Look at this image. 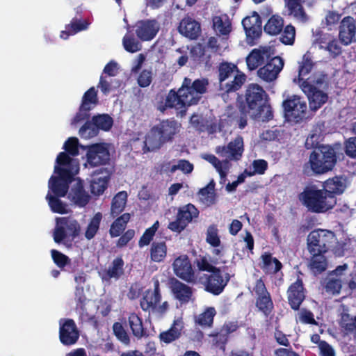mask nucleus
Masks as SVG:
<instances>
[{"label": "nucleus", "mask_w": 356, "mask_h": 356, "mask_svg": "<svg viewBox=\"0 0 356 356\" xmlns=\"http://www.w3.org/2000/svg\"><path fill=\"white\" fill-rule=\"evenodd\" d=\"M79 170V161L65 152H60L56 160L54 173L49 181V192L46 199L51 211L54 213H67V204L58 197H64L67 191L69 180Z\"/></svg>", "instance_id": "nucleus-1"}, {"label": "nucleus", "mask_w": 356, "mask_h": 356, "mask_svg": "<svg viewBox=\"0 0 356 356\" xmlns=\"http://www.w3.org/2000/svg\"><path fill=\"white\" fill-rule=\"evenodd\" d=\"M266 93L257 84L249 85L245 93L247 107L245 111L250 118L268 121L273 118L270 106L266 103Z\"/></svg>", "instance_id": "nucleus-2"}, {"label": "nucleus", "mask_w": 356, "mask_h": 356, "mask_svg": "<svg viewBox=\"0 0 356 356\" xmlns=\"http://www.w3.org/2000/svg\"><path fill=\"white\" fill-rule=\"evenodd\" d=\"M299 200L308 210L316 213L325 212L337 204L336 197L315 185L305 187L299 195Z\"/></svg>", "instance_id": "nucleus-3"}, {"label": "nucleus", "mask_w": 356, "mask_h": 356, "mask_svg": "<svg viewBox=\"0 0 356 356\" xmlns=\"http://www.w3.org/2000/svg\"><path fill=\"white\" fill-rule=\"evenodd\" d=\"M336 163L334 149L326 145L316 148L310 154L309 165L314 173L323 174L331 170Z\"/></svg>", "instance_id": "nucleus-4"}, {"label": "nucleus", "mask_w": 356, "mask_h": 356, "mask_svg": "<svg viewBox=\"0 0 356 356\" xmlns=\"http://www.w3.org/2000/svg\"><path fill=\"white\" fill-rule=\"evenodd\" d=\"M324 82L322 75H312L300 84L302 90L307 95L309 106L312 110H317L327 100L326 93L318 89Z\"/></svg>", "instance_id": "nucleus-5"}, {"label": "nucleus", "mask_w": 356, "mask_h": 356, "mask_svg": "<svg viewBox=\"0 0 356 356\" xmlns=\"http://www.w3.org/2000/svg\"><path fill=\"white\" fill-rule=\"evenodd\" d=\"M307 241L310 254L325 253L332 250L337 238L330 230L318 229L309 234Z\"/></svg>", "instance_id": "nucleus-6"}, {"label": "nucleus", "mask_w": 356, "mask_h": 356, "mask_svg": "<svg viewBox=\"0 0 356 356\" xmlns=\"http://www.w3.org/2000/svg\"><path fill=\"white\" fill-rule=\"evenodd\" d=\"M81 232V226L76 220L70 217L56 218L54 232L56 243H64L73 240Z\"/></svg>", "instance_id": "nucleus-7"}, {"label": "nucleus", "mask_w": 356, "mask_h": 356, "mask_svg": "<svg viewBox=\"0 0 356 356\" xmlns=\"http://www.w3.org/2000/svg\"><path fill=\"white\" fill-rule=\"evenodd\" d=\"M219 79L221 88L229 92L240 88L245 76L237 70L234 65L222 63L219 68Z\"/></svg>", "instance_id": "nucleus-8"}, {"label": "nucleus", "mask_w": 356, "mask_h": 356, "mask_svg": "<svg viewBox=\"0 0 356 356\" xmlns=\"http://www.w3.org/2000/svg\"><path fill=\"white\" fill-rule=\"evenodd\" d=\"M191 80L185 79L183 86L179 88V97L185 106L197 104L207 90L208 81L206 79H197L191 86Z\"/></svg>", "instance_id": "nucleus-9"}, {"label": "nucleus", "mask_w": 356, "mask_h": 356, "mask_svg": "<svg viewBox=\"0 0 356 356\" xmlns=\"http://www.w3.org/2000/svg\"><path fill=\"white\" fill-rule=\"evenodd\" d=\"M283 107L286 120L296 122L305 117L307 109L305 100L298 95H292L286 99L283 102Z\"/></svg>", "instance_id": "nucleus-10"}, {"label": "nucleus", "mask_w": 356, "mask_h": 356, "mask_svg": "<svg viewBox=\"0 0 356 356\" xmlns=\"http://www.w3.org/2000/svg\"><path fill=\"white\" fill-rule=\"evenodd\" d=\"M110 149L111 145L106 143H95L87 147L85 166H97L106 163L110 159Z\"/></svg>", "instance_id": "nucleus-11"}, {"label": "nucleus", "mask_w": 356, "mask_h": 356, "mask_svg": "<svg viewBox=\"0 0 356 356\" xmlns=\"http://www.w3.org/2000/svg\"><path fill=\"white\" fill-rule=\"evenodd\" d=\"M59 325V337L61 343L66 346L74 344L79 337L74 322L71 319H60Z\"/></svg>", "instance_id": "nucleus-12"}, {"label": "nucleus", "mask_w": 356, "mask_h": 356, "mask_svg": "<svg viewBox=\"0 0 356 356\" xmlns=\"http://www.w3.org/2000/svg\"><path fill=\"white\" fill-rule=\"evenodd\" d=\"M283 66V60L280 56H275L258 70V76L266 82L273 81L277 79Z\"/></svg>", "instance_id": "nucleus-13"}, {"label": "nucleus", "mask_w": 356, "mask_h": 356, "mask_svg": "<svg viewBox=\"0 0 356 356\" xmlns=\"http://www.w3.org/2000/svg\"><path fill=\"white\" fill-rule=\"evenodd\" d=\"M273 49L269 46L254 49L246 58L247 66L250 70L257 69L266 60L274 55Z\"/></svg>", "instance_id": "nucleus-14"}, {"label": "nucleus", "mask_w": 356, "mask_h": 356, "mask_svg": "<svg viewBox=\"0 0 356 356\" xmlns=\"http://www.w3.org/2000/svg\"><path fill=\"white\" fill-rule=\"evenodd\" d=\"M243 152V140L240 136L236 138L234 141L229 143L227 147L218 146L216 152L222 157L238 160L242 156Z\"/></svg>", "instance_id": "nucleus-15"}, {"label": "nucleus", "mask_w": 356, "mask_h": 356, "mask_svg": "<svg viewBox=\"0 0 356 356\" xmlns=\"http://www.w3.org/2000/svg\"><path fill=\"white\" fill-rule=\"evenodd\" d=\"M339 37L344 45L356 42L355 20L353 17H346L341 20Z\"/></svg>", "instance_id": "nucleus-16"}, {"label": "nucleus", "mask_w": 356, "mask_h": 356, "mask_svg": "<svg viewBox=\"0 0 356 356\" xmlns=\"http://www.w3.org/2000/svg\"><path fill=\"white\" fill-rule=\"evenodd\" d=\"M160 29L156 20H142L136 24V33L143 41H149L157 34Z\"/></svg>", "instance_id": "nucleus-17"}, {"label": "nucleus", "mask_w": 356, "mask_h": 356, "mask_svg": "<svg viewBox=\"0 0 356 356\" xmlns=\"http://www.w3.org/2000/svg\"><path fill=\"white\" fill-rule=\"evenodd\" d=\"M73 177L69 180V182L73 183L69 193V198L74 204L83 207L89 202L90 196L83 190L81 181L78 178L72 179Z\"/></svg>", "instance_id": "nucleus-18"}, {"label": "nucleus", "mask_w": 356, "mask_h": 356, "mask_svg": "<svg viewBox=\"0 0 356 356\" xmlns=\"http://www.w3.org/2000/svg\"><path fill=\"white\" fill-rule=\"evenodd\" d=\"M243 26L248 40L257 38L261 33V22L257 13L254 12L250 16L245 17L242 21Z\"/></svg>", "instance_id": "nucleus-19"}, {"label": "nucleus", "mask_w": 356, "mask_h": 356, "mask_svg": "<svg viewBox=\"0 0 356 356\" xmlns=\"http://www.w3.org/2000/svg\"><path fill=\"white\" fill-rule=\"evenodd\" d=\"M229 280V275L222 274L220 271H215L208 278L206 289L215 295L220 294Z\"/></svg>", "instance_id": "nucleus-20"}, {"label": "nucleus", "mask_w": 356, "mask_h": 356, "mask_svg": "<svg viewBox=\"0 0 356 356\" xmlns=\"http://www.w3.org/2000/svg\"><path fill=\"white\" fill-rule=\"evenodd\" d=\"M164 143L172 140L179 131L181 125L175 120H163L154 126Z\"/></svg>", "instance_id": "nucleus-21"}, {"label": "nucleus", "mask_w": 356, "mask_h": 356, "mask_svg": "<svg viewBox=\"0 0 356 356\" xmlns=\"http://www.w3.org/2000/svg\"><path fill=\"white\" fill-rule=\"evenodd\" d=\"M172 268L177 276L186 281H191L192 280L193 270L186 255H181L177 257L172 264Z\"/></svg>", "instance_id": "nucleus-22"}, {"label": "nucleus", "mask_w": 356, "mask_h": 356, "mask_svg": "<svg viewBox=\"0 0 356 356\" xmlns=\"http://www.w3.org/2000/svg\"><path fill=\"white\" fill-rule=\"evenodd\" d=\"M108 179L109 175L108 171L105 170L95 171L92 175L90 180L92 193L96 195L102 194L106 188Z\"/></svg>", "instance_id": "nucleus-23"}, {"label": "nucleus", "mask_w": 356, "mask_h": 356, "mask_svg": "<svg viewBox=\"0 0 356 356\" xmlns=\"http://www.w3.org/2000/svg\"><path fill=\"white\" fill-rule=\"evenodd\" d=\"M329 275L338 280V282L341 283L343 286L347 284L351 290L356 288V282L353 280L352 273L348 272L347 264L337 266Z\"/></svg>", "instance_id": "nucleus-24"}, {"label": "nucleus", "mask_w": 356, "mask_h": 356, "mask_svg": "<svg viewBox=\"0 0 356 356\" xmlns=\"http://www.w3.org/2000/svg\"><path fill=\"white\" fill-rule=\"evenodd\" d=\"M259 266L268 274H275L282 268V263L269 252H264L260 257Z\"/></svg>", "instance_id": "nucleus-25"}, {"label": "nucleus", "mask_w": 356, "mask_h": 356, "mask_svg": "<svg viewBox=\"0 0 356 356\" xmlns=\"http://www.w3.org/2000/svg\"><path fill=\"white\" fill-rule=\"evenodd\" d=\"M305 298L302 283L300 280L291 285L288 290L289 304L293 309H298Z\"/></svg>", "instance_id": "nucleus-26"}, {"label": "nucleus", "mask_w": 356, "mask_h": 356, "mask_svg": "<svg viewBox=\"0 0 356 356\" xmlns=\"http://www.w3.org/2000/svg\"><path fill=\"white\" fill-rule=\"evenodd\" d=\"M143 143L145 152L156 151L165 144L154 127L145 135Z\"/></svg>", "instance_id": "nucleus-27"}, {"label": "nucleus", "mask_w": 356, "mask_h": 356, "mask_svg": "<svg viewBox=\"0 0 356 356\" xmlns=\"http://www.w3.org/2000/svg\"><path fill=\"white\" fill-rule=\"evenodd\" d=\"M183 328L184 322L182 318H175L171 327L168 330L160 334V340L165 343L174 341L180 337Z\"/></svg>", "instance_id": "nucleus-28"}, {"label": "nucleus", "mask_w": 356, "mask_h": 356, "mask_svg": "<svg viewBox=\"0 0 356 356\" xmlns=\"http://www.w3.org/2000/svg\"><path fill=\"white\" fill-rule=\"evenodd\" d=\"M348 185L347 179L343 177L329 179L323 184L324 190L335 197L344 192Z\"/></svg>", "instance_id": "nucleus-29"}, {"label": "nucleus", "mask_w": 356, "mask_h": 356, "mask_svg": "<svg viewBox=\"0 0 356 356\" xmlns=\"http://www.w3.org/2000/svg\"><path fill=\"white\" fill-rule=\"evenodd\" d=\"M202 157L212 164L220 175V183L224 184L231 168L229 162L227 161H220L213 154H203Z\"/></svg>", "instance_id": "nucleus-30"}, {"label": "nucleus", "mask_w": 356, "mask_h": 356, "mask_svg": "<svg viewBox=\"0 0 356 356\" xmlns=\"http://www.w3.org/2000/svg\"><path fill=\"white\" fill-rule=\"evenodd\" d=\"M199 24L190 17L184 18L180 22L179 31L183 35L191 39H195L200 33Z\"/></svg>", "instance_id": "nucleus-31"}, {"label": "nucleus", "mask_w": 356, "mask_h": 356, "mask_svg": "<svg viewBox=\"0 0 356 356\" xmlns=\"http://www.w3.org/2000/svg\"><path fill=\"white\" fill-rule=\"evenodd\" d=\"M161 296L159 293L158 289L154 290H148L145 291L143 299L140 301L141 308L144 311H149L152 312L156 308V304L160 301Z\"/></svg>", "instance_id": "nucleus-32"}, {"label": "nucleus", "mask_w": 356, "mask_h": 356, "mask_svg": "<svg viewBox=\"0 0 356 356\" xmlns=\"http://www.w3.org/2000/svg\"><path fill=\"white\" fill-rule=\"evenodd\" d=\"M285 5L289 15L300 22H305L307 19L300 0H285Z\"/></svg>", "instance_id": "nucleus-33"}, {"label": "nucleus", "mask_w": 356, "mask_h": 356, "mask_svg": "<svg viewBox=\"0 0 356 356\" xmlns=\"http://www.w3.org/2000/svg\"><path fill=\"white\" fill-rule=\"evenodd\" d=\"M175 297L181 302H188L192 296V291L189 286L180 282H175L172 287Z\"/></svg>", "instance_id": "nucleus-34"}, {"label": "nucleus", "mask_w": 356, "mask_h": 356, "mask_svg": "<svg viewBox=\"0 0 356 356\" xmlns=\"http://www.w3.org/2000/svg\"><path fill=\"white\" fill-rule=\"evenodd\" d=\"M167 256V246L164 241H154L150 248V259L154 262H162Z\"/></svg>", "instance_id": "nucleus-35"}, {"label": "nucleus", "mask_w": 356, "mask_h": 356, "mask_svg": "<svg viewBox=\"0 0 356 356\" xmlns=\"http://www.w3.org/2000/svg\"><path fill=\"white\" fill-rule=\"evenodd\" d=\"M320 48L325 49L334 56L341 53V47L337 40L330 34H325L321 38Z\"/></svg>", "instance_id": "nucleus-36"}, {"label": "nucleus", "mask_w": 356, "mask_h": 356, "mask_svg": "<svg viewBox=\"0 0 356 356\" xmlns=\"http://www.w3.org/2000/svg\"><path fill=\"white\" fill-rule=\"evenodd\" d=\"M213 27L218 33L227 35L232 31L231 22L227 15L216 16L213 19Z\"/></svg>", "instance_id": "nucleus-37"}, {"label": "nucleus", "mask_w": 356, "mask_h": 356, "mask_svg": "<svg viewBox=\"0 0 356 356\" xmlns=\"http://www.w3.org/2000/svg\"><path fill=\"white\" fill-rule=\"evenodd\" d=\"M199 198L201 202L206 206L212 205L216 202L214 183L213 181H211L206 187L200 191Z\"/></svg>", "instance_id": "nucleus-38"}, {"label": "nucleus", "mask_w": 356, "mask_h": 356, "mask_svg": "<svg viewBox=\"0 0 356 356\" xmlns=\"http://www.w3.org/2000/svg\"><path fill=\"white\" fill-rule=\"evenodd\" d=\"M284 26L283 19L278 15L272 16L264 26L266 33L272 35H277L281 32Z\"/></svg>", "instance_id": "nucleus-39"}, {"label": "nucleus", "mask_w": 356, "mask_h": 356, "mask_svg": "<svg viewBox=\"0 0 356 356\" xmlns=\"http://www.w3.org/2000/svg\"><path fill=\"white\" fill-rule=\"evenodd\" d=\"M127 200V194L124 191L119 192L113 199L111 214L113 216L119 215L124 209Z\"/></svg>", "instance_id": "nucleus-40"}, {"label": "nucleus", "mask_w": 356, "mask_h": 356, "mask_svg": "<svg viewBox=\"0 0 356 356\" xmlns=\"http://www.w3.org/2000/svg\"><path fill=\"white\" fill-rule=\"evenodd\" d=\"M102 219V213L97 212L90 220L85 231V237L88 240H90L94 238L97 231L99 230Z\"/></svg>", "instance_id": "nucleus-41"}, {"label": "nucleus", "mask_w": 356, "mask_h": 356, "mask_svg": "<svg viewBox=\"0 0 356 356\" xmlns=\"http://www.w3.org/2000/svg\"><path fill=\"white\" fill-rule=\"evenodd\" d=\"M123 265L124 262L122 259H114L105 274H102V279L118 278L123 273Z\"/></svg>", "instance_id": "nucleus-42"}, {"label": "nucleus", "mask_w": 356, "mask_h": 356, "mask_svg": "<svg viewBox=\"0 0 356 356\" xmlns=\"http://www.w3.org/2000/svg\"><path fill=\"white\" fill-rule=\"evenodd\" d=\"M130 219L129 213H124L117 218L111 225L110 234L112 237H116L124 230L127 223Z\"/></svg>", "instance_id": "nucleus-43"}, {"label": "nucleus", "mask_w": 356, "mask_h": 356, "mask_svg": "<svg viewBox=\"0 0 356 356\" xmlns=\"http://www.w3.org/2000/svg\"><path fill=\"white\" fill-rule=\"evenodd\" d=\"M197 215V209L193 204H188L180 208L177 216L187 225Z\"/></svg>", "instance_id": "nucleus-44"}, {"label": "nucleus", "mask_w": 356, "mask_h": 356, "mask_svg": "<svg viewBox=\"0 0 356 356\" xmlns=\"http://www.w3.org/2000/svg\"><path fill=\"white\" fill-rule=\"evenodd\" d=\"M312 68V63L311 60L308 57L305 56L302 58V61L299 63L298 77L295 78L293 79V81L295 83H298L300 86V84L307 79H305V76H307L310 72Z\"/></svg>", "instance_id": "nucleus-45"}, {"label": "nucleus", "mask_w": 356, "mask_h": 356, "mask_svg": "<svg viewBox=\"0 0 356 356\" xmlns=\"http://www.w3.org/2000/svg\"><path fill=\"white\" fill-rule=\"evenodd\" d=\"M324 253L311 254L310 268L315 273H321L327 268V260Z\"/></svg>", "instance_id": "nucleus-46"}, {"label": "nucleus", "mask_w": 356, "mask_h": 356, "mask_svg": "<svg viewBox=\"0 0 356 356\" xmlns=\"http://www.w3.org/2000/svg\"><path fill=\"white\" fill-rule=\"evenodd\" d=\"M92 122L98 130L101 129L105 131H109L113 124L112 118L107 114H101L94 116L92 119Z\"/></svg>", "instance_id": "nucleus-47"}, {"label": "nucleus", "mask_w": 356, "mask_h": 356, "mask_svg": "<svg viewBox=\"0 0 356 356\" xmlns=\"http://www.w3.org/2000/svg\"><path fill=\"white\" fill-rule=\"evenodd\" d=\"M97 92L95 88H90L85 92L81 104V109L89 111L97 104Z\"/></svg>", "instance_id": "nucleus-48"}, {"label": "nucleus", "mask_w": 356, "mask_h": 356, "mask_svg": "<svg viewBox=\"0 0 356 356\" xmlns=\"http://www.w3.org/2000/svg\"><path fill=\"white\" fill-rule=\"evenodd\" d=\"M129 323L133 334L137 338L144 335V329L141 319L136 314H131L129 316Z\"/></svg>", "instance_id": "nucleus-49"}, {"label": "nucleus", "mask_w": 356, "mask_h": 356, "mask_svg": "<svg viewBox=\"0 0 356 356\" xmlns=\"http://www.w3.org/2000/svg\"><path fill=\"white\" fill-rule=\"evenodd\" d=\"M121 86L120 81L118 79H107L104 76H101L98 87L101 91L105 95L116 90Z\"/></svg>", "instance_id": "nucleus-50"}, {"label": "nucleus", "mask_w": 356, "mask_h": 356, "mask_svg": "<svg viewBox=\"0 0 356 356\" xmlns=\"http://www.w3.org/2000/svg\"><path fill=\"white\" fill-rule=\"evenodd\" d=\"M181 100V99L179 97V90L177 92L171 90L166 97L165 106L175 108L176 109H181L185 107L184 102Z\"/></svg>", "instance_id": "nucleus-51"}, {"label": "nucleus", "mask_w": 356, "mask_h": 356, "mask_svg": "<svg viewBox=\"0 0 356 356\" xmlns=\"http://www.w3.org/2000/svg\"><path fill=\"white\" fill-rule=\"evenodd\" d=\"M123 47L128 52L135 53L140 50L141 44L133 36L126 35L122 40Z\"/></svg>", "instance_id": "nucleus-52"}, {"label": "nucleus", "mask_w": 356, "mask_h": 356, "mask_svg": "<svg viewBox=\"0 0 356 356\" xmlns=\"http://www.w3.org/2000/svg\"><path fill=\"white\" fill-rule=\"evenodd\" d=\"M159 227V221H156L151 227L145 230L138 242L140 247L147 245L150 243Z\"/></svg>", "instance_id": "nucleus-53"}, {"label": "nucleus", "mask_w": 356, "mask_h": 356, "mask_svg": "<svg viewBox=\"0 0 356 356\" xmlns=\"http://www.w3.org/2000/svg\"><path fill=\"white\" fill-rule=\"evenodd\" d=\"M257 306L265 315L268 314L273 309V302L269 294L258 297Z\"/></svg>", "instance_id": "nucleus-54"}, {"label": "nucleus", "mask_w": 356, "mask_h": 356, "mask_svg": "<svg viewBox=\"0 0 356 356\" xmlns=\"http://www.w3.org/2000/svg\"><path fill=\"white\" fill-rule=\"evenodd\" d=\"M98 134V129L93 122H86L80 129L79 135L85 139H90Z\"/></svg>", "instance_id": "nucleus-55"}, {"label": "nucleus", "mask_w": 356, "mask_h": 356, "mask_svg": "<svg viewBox=\"0 0 356 356\" xmlns=\"http://www.w3.org/2000/svg\"><path fill=\"white\" fill-rule=\"evenodd\" d=\"M216 314L214 308H208L204 312L201 314L196 321L202 326H210L213 323V316Z\"/></svg>", "instance_id": "nucleus-56"}, {"label": "nucleus", "mask_w": 356, "mask_h": 356, "mask_svg": "<svg viewBox=\"0 0 356 356\" xmlns=\"http://www.w3.org/2000/svg\"><path fill=\"white\" fill-rule=\"evenodd\" d=\"M206 241L213 247H218L220 244V240L218 236V230L215 225L209 227L207 232Z\"/></svg>", "instance_id": "nucleus-57"}, {"label": "nucleus", "mask_w": 356, "mask_h": 356, "mask_svg": "<svg viewBox=\"0 0 356 356\" xmlns=\"http://www.w3.org/2000/svg\"><path fill=\"white\" fill-rule=\"evenodd\" d=\"M177 170H181L184 174H188L193 171V165L186 160H179L177 163L170 166V172L173 173Z\"/></svg>", "instance_id": "nucleus-58"}, {"label": "nucleus", "mask_w": 356, "mask_h": 356, "mask_svg": "<svg viewBox=\"0 0 356 356\" xmlns=\"http://www.w3.org/2000/svg\"><path fill=\"white\" fill-rule=\"evenodd\" d=\"M343 285L330 275L327 277V282L325 285L326 291L332 294H338L340 293Z\"/></svg>", "instance_id": "nucleus-59"}, {"label": "nucleus", "mask_w": 356, "mask_h": 356, "mask_svg": "<svg viewBox=\"0 0 356 356\" xmlns=\"http://www.w3.org/2000/svg\"><path fill=\"white\" fill-rule=\"evenodd\" d=\"M295 35V28L293 26L288 25L285 27L280 37V40L285 44H292L294 42Z\"/></svg>", "instance_id": "nucleus-60"}, {"label": "nucleus", "mask_w": 356, "mask_h": 356, "mask_svg": "<svg viewBox=\"0 0 356 356\" xmlns=\"http://www.w3.org/2000/svg\"><path fill=\"white\" fill-rule=\"evenodd\" d=\"M252 167L254 171L252 172H248V170H245L244 172L245 175L252 176L255 174L263 175L267 169L268 163L263 159L255 160L252 163Z\"/></svg>", "instance_id": "nucleus-61"}, {"label": "nucleus", "mask_w": 356, "mask_h": 356, "mask_svg": "<svg viewBox=\"0 0 356 356\" xmlns=\"http://www.w3.org/2000/svg\"><path fill=\"white\" fill-rule=\"evenodd\" d=\"M79 140L75 137L68 138L64 144V149L72 156H76L79 153L78 149Z\"/></svg>", "instance_id": "nucleus-62"}, {"label": "nucleus", "mask_w": 356, "mask_h": 356, "mask_svg": "<svg viewBox=\"0 0 356 356\" xmlns=\"http://www.w3.org/2000/svg\"><path fill=\"white\" fill-rule=\"evenodd\" d=\"M113 332L115 336L124 343H129V337L123 326L120 323H114L113 326Z\"/></svg>", "instance_id": "nucleus-63"}, {"label": "nucleus", "mask_w": 356, "mask_h": 356, "mask_svg": "<svg viewBox=\"0 0 356 356\" xmlns=\"http://www.w3.org/2000/svg\"><path fill=\"white\" fill-rule=\"evenodd\" d=\"M341 325L348 332H356V318H350L349 315L345 314L341 318Z\"/></svg>", "instance_id": "nucleus-64"}]
</instances>
